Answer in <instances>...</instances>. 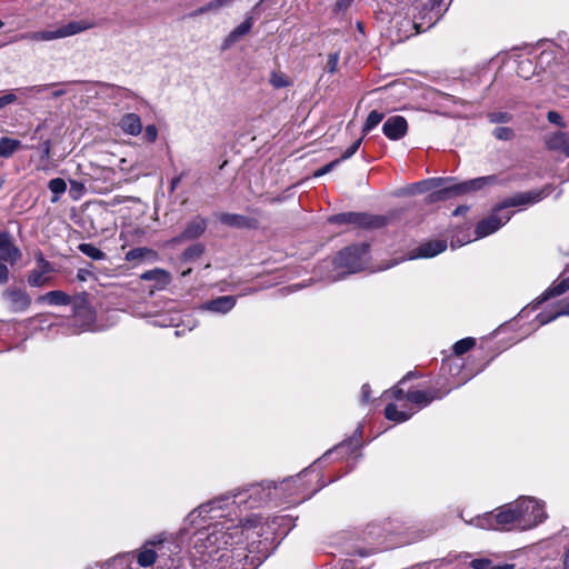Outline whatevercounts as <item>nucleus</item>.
I'll list each match as a JSON object with an SVG mask.
<instances>
[{
	"mask_svg": "<svg viewBox=\"0 0 569 569\" xmlns=\"http://www.w3.org/2000/svg\"><path fill=\"white\" fill-rule=\"evenodd\" d=\"M516 501L500 508L496 515V521L503 527L509 526L519 529V518Z\"/></svg>",
	"mask_w": 569,
	"mask_h": 569,
	"instance_id": "15",
	"label": "nucleus"
},
{
	"mask_svg": "<svg viewBox=\"0 0 569 569\" xmlns=\"http://www.w3.org/2000/svg\"><path fill=\"white\" fill-rule=\"evenodd\" d=\"M338 62H339V53L338 52L330 53L327 59L326 70L329 73H335L338 69Z\"/></svg>",
	"mask_w": 569,
	"mask_h": 569,
	"instance_id": "41",
	"label": "nucleus"
},
{
	"mask_svg": "<svg viewBox=\"0 0 569 569\" xmlns=\"http://www.w3.org/2000/svg\"><path fill=\"white\" fill-rule=\"evenodd\" d=\"M569 290V278L562 279L558 283H553L549 289H547L542 295V301H546L550 298L558 297L566 291Z\"/></svg>",
	"mask_w": 569,
	"mask_h": 569,
	"instance_id": "25",
	"label": "nucleus"
},
{
	"mask_svg": "<svg viewBox=\"0 0 569 569\" xmlns=\"http://www.w3.org/2000/svg\"><path fill=\"white\" fill-rule=\"evenodd\" d=\"M446 249L447 242L445 240H432L419 246L410 258H432Z\"/></svg>",
	"mask_w": 569,
	"mask_h": 569,
	"instance_id": "16",
	"label": "nucleus"
},
{
	"mask_svg": "<svg viewBox=\"0 0 569 569\" xmlns=\"http://www.w3.org/2000/svg\"><path fill=\"white\" fill-rule=\"evenodd\" d=\"M532 69V61L530 59H522L518 61L517 73L519 77L529 79Z\"/></svg>",
	"mask_w": 569,
	"mask_h": 569,
	"instance_id": "34",
	"label": "nucleus"
},
{
	"mask_svg": "<svg viewBox=\"0 0 569 569\" xmlns=\"http://www.w3.org/2000/svg\"><path fill=\"white\" fill-rule=\"evenodd\" d=\"M38 303H48L52 306H68L71 302L69 295L61 290H53L37 298Z\"/></svg>",
	"mask_w": 569,
	"mask_h": 569,
	"instance_id": "21",
	"label": "nucleus"
},
{
	"mask_svg": "<svg viewBox=\"0 0 569 569\" xmlns=\"http://www.w3.org/2000/svg\"><path fill=\"white\" fill-rule=\"evenodd\" d=\"M413 377H415V373L410 371V372H408V373L402 378V380H401L400 382H405L406 380H409V379H411V378H413Z\"/></svg>",
	"mask_w": 569,
	"mask_h": 569,
	"instance_id": "61",
	"label": "nucleus"
},
{
	"mask_svg": "<svg viewBox=\"0 0 569 569\" xmlns=\"http://www.w3.org/2000/svg\"><path fill=\"white\" fill-rule=\"evenodd\" d=\"M64 93H66V91H64V90H57V91H53V92H52V97H53V98H58V97L63 96Z\"/></svg>",
	"mask_w": 569,
	"mask_h": 569,
	"instance_id": "60",
	"label": "nucleus"
},
{
	"mask_svg": "<svg viewBox=\"0 0 569 569\" xmlns=\"http://www.w3.org/2000/svg\"><path fill=\"white\" fill-rule=\"evenodd\" d=\"M118 127L129 136H139L142 132V122L137 113H126L119 121Z\"/></svg>",
	"mask_w": 569,
	"mask_h": 569,
	"instance_id": "18",
	"label": "nucleus"
},
{
	"mask_svg": "<svg viewBox=\"0 0 569 569\" xmlns=\"http://www.w3.org/2000/svg\"><path fill=\"white\" fill-rule=\"evenodd\" d=\"M236 306V298L232 296H222L204 305L209 311L227 313Z\"/></svg>",
	"mask_w": 569,
	"mask_h": 569,
	"instance_id": "20",
	"label": "nucleus"
},
{
	"mask_svg": "<svg viewBox=\"0 0 569 569\" xmlns=\"http://www.w3.org/2000/svg\"><path fill=\"white\" fill-rule=\"evenodd\" d=\"M84 191V186L78 181H71L70 193L73 199H78Z\"/></svg>",
	"mask_w": 569,
	"mask_h": 569,
	"instance_id": "43",
	"label": "nucleus"
},
{
	"mask_svg": "<svg viewBox=\"0 0 569 569\" xmlns=\"http://www.w3.org/2000/svg\"><path fill=\"white\" fill-rule=\"evenodd\" d=\"M475 345L476 340L473 338L461 339L453 345V352L457 356H461L469 351Z\"/></svg>",
	"mask_w": 569,
	"mask_h": 569,
	"instance_id": "33",
	"label": "nucleus"
},
{
	"mask_svg": "<svg viewBox=\"0 0 569 569\" xmlns=\"http://www.w3.org/2000/svg\"><path fill=\"white\" fill-rule=\"evenodd\" d=\"M467 210H468V207L459 206L458 208L455 209L453 214L459 216V214H462L463 212H466Z\"/></svg>",
	"mask_w": 569,
	"mask_h": 569,
	"instance_id": "58",
	"label": "nucleus"
},
{
	"mask_svg": "<svg viewBox=\"0 0 569 569\" xmlns=\"http://www.w3.org/2000/svg\"><path fill=\"white\" fill-rule=\"evenodd\" d=\"M330 223L336 224H355L362 228H380L386 224V218L380 216H370L359 212H343L331 216Z\"/></svg>",
	"mask_w": 569,
	"mask_h": 569,
	"instance_id": "5",
	"label": "nucleus"
},
{
	"mask_svg": "<svg viewBox=\"0 0 569 569\" xmlns=\"http://www.w3.org/2000/svg\"><path fill=\"white\" fill-rule=\"evenodd\" d=\"M473 569H490L491 561L489 559H475L471 561Z\"/></svg>",
	"mask_w": 569,
	"mask_h": 569,
	"instance_id": "48",
	"label": "nucleus"
},
{
	"mask_svg": "<svg viewBox=\"0 0 569 569\" xmlns=\"http://www.w3.org/2000/svg\"><path fill=\"white\" fill-rule=\"evenodd\" d=\"M209 557L212 558V561L217 560L219 562H223L221 566H219V565L216 566L218 569H226V565L232 558L231 551L228 549H224L221 551L219 549H216L213 551H210Z\"/></svg>",
	"mask_w": 569,
	"mask_h": 569,
	"instance_id": "31",
	"label": "nucleus"
},
{
	"mask_svg": "<svg viewBox=\"0 0 569 569\" xmlns=\"http://www.w3.org/2000/svg\"><path fill=\"white\" fill-rule=\"evenodd\" d=\"M162 540L158 541H148L138 553V563L141 567H149L156 561V551L150 548V546H154L156 543H161Z\"/></svg>",
	"mask_w": 569,
	"mask_h": 569,
	"instance_id": "22",
	"label": "nucleus"
},
{
	"mask_svg": "<svg viewBox=\"0 0 569 569\" xmlns=\"http://www.w3.org/2000/svg\"><path fill=\"white\" fill-rule=\"evenodd\" d=\"M383 117H385V114L382 112H379L377 110H372L368 114L367 120H366V122L363 124V128H362L363 134L368 133L376 126H378L382 121Z\"/></svg>",
	"mask_w": 569,
	"mask_h": 569,
	"instance_id": "30",
	"label": "nucleus"
},
{
	"mask_svg": "<svg viewBox=\"0 0 569 569\" xmlns=\"http://www.w3.org/2000/svg\"><path fill=\"white\" fill-rule=\"evenodd\" d=\"M3 297L9 301L10 308L14 312L24 311L31 305L30 296L22 289L8 288L3 291Z\"/></svg>",
	"mask_w": 569,
	"mask_h": 569,
	"instance_id": "10",
	"label": "nucleus"
},
{
	"mask_svg": "<svg viewBox=\"0 0 569 569\" xmlns=\"http://www.w3.org/2000/svg\"><path fill=\"white\" fill-rule=\"evenodd\" d=\"M53 271L52 264L44 259L42 253L37 256V268L30 271L28 276V283L31 287H42L49 281L48 273Z\"/></svg>",
	"mask_w": 569,
	"mask_h": 569,
	"instance_id": "7",
	"label": "nucleus"
},
{
	"mask_svg": "<svg viewBox=\"0 0 569 569\" xmlns=\"http://www.w3.org/2000/svg\"><path fill=\"white\" fill-rule=\"evenodd\" d=\"M382 131L390 140H399L408 131L407 120L402 116H392L383 123Z\"/></svg>",
	"mask_w": 569,
	"mask_h": 569,
	"instance_id": "11",
	"label": "nucleus"
},
{
	"mask_svg": "<svg viewBox=\"0 0 569 569\" xmlns=\"http://www.w3.org/2000/svg\"><path fill=\"white\" fill-rule=\"evenodd\" d=\"M48 188L52 192L51 202L56 203L59 201L60 196L66 192L67 183L61 178H54L49 181Z\"/></svg>",
	"mask_w": 569,
	"mask_h": 569,
	"instance_id": "27",
	"label": "nucleus"
},
{
	"mask_svg": "<svg viewBox=\"0 0 569 569\" xmlns=\"http://www.w3.org/2000/svg\"><path fill=\"white\" fill-rule=\"evenodd\" d=\"M22 257L20 249L13 243L12 237L7 231L0 232V260L14 264Z\"/></svg>",
	"mask_w": 569,
	"mask_h": 569,
	"instance_id": "8",
	"label": "nucleus"
},
{
	"mask_svg": "<svg viewBox=\"0 0 569 569\" xmlns=\"http://www.w3.org/2000/svg\"><path fill=\"white\" fill-rule=\"evenodd\" d=\"M9 280V269L0 261V284L6 283Z\"/></svg>",
	"mask_w": 569,
	"mask_h": 569,
	"instance_id": "50",
	"label": "nucleus"
},
{
	"mask_svg": "<svg viewBox=\"0 0 569 569\" xmlns=\"http://www.w3.org/2000/svg\"><path fill=\"white\" fill-rule=\"evenodd\" d=\"M392 396L396 398V399H402V397H406V395L403 393V390L400 389V388H395L392 391Z\"/></svg>",
	"mask_w": 569,
	"mask_h": 569,
	"instance_id": "56",
	"label": "nucleus"
},
{
	"mask_svg": "<svg viewBox=\"0 0 569 569\" xmlns=\"http://www.w3.org/2000/svg\"><path fill=\"white\" fill-rule=\"evenodd\" d=\"M50 150H51V144H50V141L47 140L42 143V151H43L42 157L48 158L50 156Z\"/></svg>",
	"mask_w": 569,
	"mask_h": 569,
	"instance_id": "55",
	"label": "nucleus"
},
{
	"mask_svg": "<svg viewBox=\"0 0 569 569\" xmlns=\"http://www.w3.org/2000/svg\"><path fill=\"white\" fill-rule=\"evenodd\" d=\"M140 278L146 281L156 280L163 284H167L170 281V273L163 269L156 268V269L148 270V271L143 272L140 276Z\"/></svg>",
	"mask_w": 569,
	"mask_h": 569,
	"instance_id": "26",
	"label": "nucleus"
},
{
	"mask_svg": "<svg viewBox=\"0 0 569 569\" xmlns=\"http://www.w3.org/2000/svg\"><path fill=\"white\" fill-rule=\"evenodd\" d=\"M144 133L148 141L154 142L158 137V129L154 124H149L146 127Z\"/></svg>",
	"mask_w": 569,
	"mask_h": 569,
	"instance_id": "47",
	"label": "nucleus"
},
{
	"mask_svg": "<svg viewBox=\"0 0 569 569\" xmlns=\"http://www.w3.org/2000/svg\"><path fill=\"white\" fill-rule=\"evenodd\" d=\"M492 134L498 140H511L515 137V132L508 127H497L493 129Z\"/></svg>",
	"mask_w": 569,
	"mask_h": 569,
	"instance_id": "37",
	"label": "nucleus"
},
{
	"mask_svg": "<svg viewBox=\"0 0 569 569\" xmlns=\"http://www.w3.org/2000/svg\"><path fill=\"white\" fill-rule=\"evenodd\" d=\"M270 83L277 88H286L290 86V80L281 72H272L270 77Z\"/></svg>",
	"mask_w": 569,
	"mask_h": 569,
	"instance_id": "36",
	"label": "nucleus"
},
{
	"mask_svg": "<svg viewBox=\"0 0 569 569\" xmlns=\"http://www.w3.org/2000/svg\"><path fill=\"white\" fill-rule=\"evenodd\" d=\"M204 251V248L201 243H194L188 247L183 252V258L186 260H193L199 258Z\"/></svg>",
	"mask_w": 569,
	"mask_h": 569,
	"instance_id": "35",
	"label": "nucleus"
},
{
	"mask_svg": "<svg viewBox=\"0 0 569 569\" xmlns=\"http://www.w3.org/2000/svg\"><path fill=\"white\" fill-rule=\"evenodd\" d=\"M21 147V142L19 140L10 139L3 137L0 139V157L9 158L11 157L19 148Z\"/></svg>",
	"mask_w": 569,
	"mask_h": 569,
	"instance_id": "24",
	"label": "nucleus"
},
{
	"mask_svg": "<svg viewBox=\"0 0 569 569\" xmlns=\"http://www.w3.org/2000/svg\"><path fill=\"white\" fill-rule=\"evenodd\" d=\"M563 569H569V547L566 549L563 555Z\"/></svg>",
	"mask_w": 569,
	"mask_h": 569,
	"instance_id": "57",
	"label": "nucleus"
},
{
	"mask_svg": "<svg viewBox=\"0 0 569 569\" xmlns=\"http://www.w3.org/2000/svg\"><path fill=\"white\" fill-rule=\"evenodd\" d=\"M509 213L498 214L497 212L489 216L487 219L480 221L476 227V234L478 238L486 237L497 231L501 226L507 223L510 219Z\"/></svg>",
	"mask_w": 569,
	"mask_h": 569,
	"instance_id": "9",
	"label": "nucleus"
},
{
	"mask_svg": "<svg viewBox=\"0 0 569 569\" xmlns=\"http://www.w3.org/2000/svg\"><path fill=\"white\" fill-rule=\"evenodd\" d=\"M340 163V159H336L329 163H327L326 166L319 168L316 172H315V177H321L323 174H327L328 172H330L333 168H336L338 164Z\"/></svg>",
	"mask_w": 569,
	"mask_h": 569,
	"instance_id": "45",
	"label": "nucleus"
},
{
	"mask_svg": "<svg viewBox=\"0 0 569 569\" xmlns=\"http://www.w3.org/2000/svg\"><path fill=\"white\" fill-rule=\"evenodd\" d=\"M17 101V96L13 92H8L0 97V109Z\"/></svg>",
	"mask_w": 569,
	"mask_h": 569,
	"instance_id": "46",
	"label": "nucleus"
},
{
	"mask_svg": "<svg viewBox=\"0 0 569 569\" xmlns=\"http://www.w3.org/2000/svg\"><path fill=\"white\" fill-rule=\"evenodd\" d=\"M217 536H218V533H212V535H209V536L207 537V539H208L210 542H212V540L217 541V540H218V537H217Z\"/></svg>",
	"mask_w": 569,
	"mask_h": 569,
	"instance_id": "63",
	"label": "nucleus"
},
{
	"mask_svg": "<svg viewBox=\"0 0 569 569\" xmlns=\"http://www.w3.org/2000/svg\"><path fill=\"white\" fill-rule=\"evenodd\" d=\"M91 277H93V273L87 268H80L77 272V279L82 282L87 281Z\"/></svg>",
	"mask_w": 569,
	"mask_h": 569,
	"instance_id": "49",
	"label": "nucleus"
},
{
	"mask_svg": "<svg viewBox=\"0 0 569 569\" xmlns=\"http://www.w3.org/2000/svg\"><path fill=\"white\" fill-rule=\"evenodd\" d=\"M547 119L549 122L553 123V124H557L561 128H565L566 127V122L562 120V117L560 113H558L557 111H549L547 113Z\"/></svg>",
	"mask_w": 569,
	"mask_h": 569,
	"instance_id": "44",
	"label": "nucleus"
},
{
	"mask_svg": "<svg viewBox=\"0 0 569 569\" xmlns=\"http://www.w3.org/2000/svg\"><path fill=\"white\" fill-rule=\"evenodd\" d=\"M369 246L367 243L353 244L341 250L333 260L338 269H346L355 273L363 269Z\"/></svg>",
	"mask_w": 569,
	"mask_h": 569,
	"instance_id": "3",
	"label": "nucleus"
},
{
	"mask_svg": "<svg viewBox=\"0 0 569 569\" xmlns=\"http://www.w3.org/2000/svg\"><path fill=\"white\" fill-rule=\"evenodd\" d=\"M447 393L448 390L441 391L439 389L429 391L416 390L407 392L406 399L423 408L430 405L435 399H441Z\"/></svg>",
	"mask_w": 569,
	"mask_h": 569,
	"instance_id": "14",
	"label": "nucleus"
},
{
	"mask_svg": "<svg viewBox=\"0 0 569 569\" xmlns=\"http://www.w3.org/2000/svg\"><path fill=\"white\" fill-rule=\"evenodd\" d=\"M385 416L389 420H392V421H396V422H405V421H407L411 417V413H407L405 411H400V410H398L396 405L389 403L385 408Z\"/></svg>",
	"mask_w": 569,
	"mask_h": 569,
	"instance_id": "28",
	"label": "nucleus"
},
{
	"mask_svg": "<svg viewBox=\"0 0 569 569\" xmlns=\"http://www.w3.org/2000/svg\"><path fill=\"white\" fill-rule=\"evenodd\" d=\"M253 20L251 17H248L242 23H240L237 28H234L224 39L222 48L228 49L233 43L240 40L243 36H246L252 28Z\"/></svg>",
	"mask_w": 569,
	"mask_h": 569,
	"instance_id": "19",
	"label": "nucleus"
},
{
	"mask_svg": "<svg viewBox=\"0 0 569 569\" xmlns=\"http://www.w3.org/2000/svg\"><path fill=\"white\" fill-rule=\"evenodd\" d=\"M370 399V387L369 385H363L361 388V400L367 403Z\"/></svg>",
	"mask_w": 569,
	"mask_h": 569,
	"instance_id": "52",
	"label": "nucleus"
},
{
	"mask_svg": "<svg viewBox=\"0 0 569 569\" xmlns=\"http://www.w3.org/2000/svg\"><path fill=\"white\" fill-rule=\"evenodd\" d=\"M560 316H569V297L561 300L559 303H558V310L557 312L551 316L550 318H548L547 320H543L541 321L542 323H546L548 321H551L553 319H556L557 317H560Z\"/></svg>",
	"mask_w": 569,
	"mask_h": 569,
	"instance_id": "38",
	"label": "nucleus"
},
{
	"mask_svg": "<svg viewBox=\"0 0 569 569\" xmlns=\"http://www.w3.org/2000/svg\"><path fill=\"white\" fill-rule=\"evenodd\" d=\"M488 119L492 123H505L511 120V114L508 112H491L488 114Z\"/></svg>",
	"mask_w": 569,
	"mask_h": 569,
	"instance_id": "40",
	"label": "nucleus"
},
{
	"mask_svg": "<svg viewBox=\"0 0 569 569\" xmlns=\"http://www.w3.org/2000/svg\"><path fill=\"white\" fill-rule=\"evenodd\" d=\"M219 221L226 226L239 229H257L259 226L257 219L237 213H221Z\"/></svg>",
	"mask_w": 569,
	"mask_h": 569,
	"instance_id": "13",
	"label": "nucleus"
},
{
	"mask_svg": "<svg viewBox=\"0 0 569 569\" xmlns=\"http://www.w3.org/2000/svg\"><path fill=\"white\" fill-rule=\"evenodd\" d=\"M204 13H207V11L204 10V6H202V7L197 8L196 10L191 11L188 14V17L189 18H196V17L202 16Z\"/></svg>",
	"mask_w": 569,
	"mask_h": 569,
	"instance_id": "54",
	"label": "nucleus"
},
{
	"mask_svg": "<svg viewBox=\"0 0 569 569\" xmlns=\"http://www.w3.org/2000/svg\"><path fill=\"white\" fill-rule=\"evenodd\" d=\"M445 182L438 190L428 196L429 201H445L466 193L475 192L498 182L497 176H486L470 179L459 183Z\"/></svg>",
	"mask_w": 569,
	"mask_h": 569,
	"instance_id": "1",
	"label": "nucleus"
},
{
	"mask_svg": "<svg viewBox=\"0 0 569 569\" xmlns=\"http://www.w3.org/2000/svg\"><path fill=\"white\" fill-rule=\"evenodd\" d=\"M515 566L513 565H499V566H491L490 569H513Z\"/></svg>",
	"mask_w": 569,
	"mask_h": 569,
	"instance_id": "59",
	"label": "nucleus"
},
{
	"mask_svg": "<svg viewBox=\"0 0 569 569\" xmlns=\"http://www.w3.org/2000/svg\"><path fill=\"white\" fill-rule=\"evenodd\" d=\"M362 142V137L359 138L358 140H356L345 152L341 156L340 158V162L342 160H346V159H349L351 158L356 152L357 150L359 149L360 144Z\"/></svg>",
	"mask_w": 569,
	"mask_h": 569,
	"instance_id": "42",
	"label": "nucleus"
},
{
	"mask_svg": "<svg viewBox=\"0 0 569 569\" xmlns=\"http://www.w3.org/2000/svg\"><path fill=\"white\" fill-rule=\"evenodd\" d=\"M78 249L80 250V252H82L83 254L93 260L106 259V253L96 246H93L92 243H80L78 246Z\"/></svg>",
	"mask_w": 569,
	"mask_h": 569,
	"instance_id": "29",
	"label": "nucleus"
},
{
	"mask_svg": "<svg viewBox=\"0 0 569 569\" xmlns=\"http://www.w3.org/2000/svg\"><path fill=\"white\" fill-rule=\"evenodd\" d=\"M179 182H180V178H174L171 181V189L173 190L178 186Z\"/></svg>",
	"mask_w": 569,
	"mask_h": 569,
	"instance_id": "62",
	"label": "nucleus"
},
{
	"mask_svg": "<svg viewBox=\"0 0 569 569\" xmlns=\"http://www.w3.org/2000/svg\"><path fill=\"white\" fill-rule=\"evenodd\" d=\"M451 180L452 178H432L420 181L412 186V193H423L432 189H439L445 182Z\"/></svg>",
	"mask_w": 569,
	"mask_h": 569,
	"instance_id": "23",
	"label": "nucleus"
},
{
	"mask_svg": "<svg viewBox=\"0 0 569 569\" xmlns=\"http://www.w3.org/2000/svg\"><path fill=\"white\" fill-rule=\"evenodd\" d=\"M550 191H551L550 186H546L542 189L516 193L515 196L503 200L497 207V211H500L502 209H507L510 207H521V206H529V204L538 203L543 198H546L550 193Z\"/></svg>",
	"mask_w": 569,
	"mask_h": 569,
	"instance_id": "6",
	"label": "nucleus"
},
{
	"mask_svg": "<svg viewBox=\"0 0 569 569\" xmlns=\"http://www.w3.org/2000/svg\"><path fill=\"white\" fill-rule=\"evenodd\" d=\"M207 229V220L202 217H194L188 222L184 230L177 238L174 242H181L184 240H193L199 238Z\"/></svg>",
	"mask_w": 569,
	"mask_h": 569,
	"instance_id": "12",
	"label": "nucleus"
},
{
	"mask_svg": "<svg viewBox=\"0 0 569 569\" xmlns=\"http://www.w3.org/2000/svg\"><path fill=\"white\" fill-rule=\"evenodd\" d=\"M93 24L89 23L84 20L81 21H71L64 26L58 27L53 30H43L29 32L21 36V39H27L31 41H50L54 39L66 38L70 36H74L82 31H86L92 28Z\"/></svg>",
	"mask_w": 569,
	"mask_h": 569,
	"instance_id": "4",
	"label": "nucleus"
},
{
	"mask_svg": "<svg viewBox=\"0 0 569 569\" xmlns=\"http://www.w3.org/2000/svg\"><path fill=\"white\" fill-rule=\"evenodd\" d=\"M519 518V529L528 530L541 523L547 515L543 502L532 497H521L516 500Z\"/></svg>",
	"mask_w": 569,
	"mask_h": 569,
	"instance_id": "2",
	"label": "nucleus"
},
{
	"mask_svg": "<svg viewBox=\"0 0 569 569\" xmlns=\"http://www.w3.org/2000/svg\"><path fill=\"white\" fill-rule=\"evenodd\" d=\"M51 86L52 84L33 86V87H29L27 90L30 93L38 94V93L46 91Z\"/></svg>",
	"mask_w": 569,
	"mask_h": 569,
	"instance_id": "51",
	"label": "nucleus"
},
{
	"mask_svg": "<svg viewBox=\"0 0 569 569\" xmlns=\"http://www.w3.org/2000/svg\"><path fill=\"white\" fill-rule=\"evenodd\" d=\"M234 0H212L204 4V10L208 12L218 11L222 7L231 4Z\"/></svg>",
	"mask_w": 569,
	"mask_h": 569,
	"instance_id": "39",
	"label": "nucleus"
},
{
	"mask_svg": "<svg viewBox=\"0 0 569 569\" xmlns=\"http://www.w3.org/2000/svg\"><path fill=\"white\" fill-rule=\"evenodd\" d=\"M148 256H156V252L151 249L140 247V248H134V249L129 250L126 253V260L134 261L138 259H143Z\"/></svg>",
	"mask_w": 569,
	"mask_h": 569,
	"instance_id": "32",
	"label": "nucleus"
},
{
	"mask_svg": "<svg viewBox=\"0 0 569 569\" xmlns=\"http://www.w3.org/2000/svg\"><path fill=\"white\" fill-rule=\"evenodd\" d=\"M546 146L551 151H557L569 157V134L563 131L553 132L546 137Z\"/></svg>",
	"mask_w": 569,
	"mask_h": 569,
	"instance_id": "17",
	"label": "nucleus"
},
{
	"mask_svg": "<svg viewBox=\"0 0 569 569\" xmlns=\"http://www.w3.org/2000/svg\"><path fill=\"white\" fill-rule=\"evenodd\" d=\"M4 26L3 21L0 19V29Z\"/></svg>",
	"mask_w": 569,
	"mask_h": 569,
	"instance_id": "64",
	"label": "nucleus"
},
{
	"mask_svg": "<svg viewBox=\"0 0 569 569\" xmlns=\"http://www.w3.org/2000/svg\"><path fill=\"white\" fill-rule=\"evenodd\" d=\"M352 1L353 0H338L336 7L338 10H346L347 8H349Z\"/></svg>",
	"mask_w": 569,
	"mask_h": 569,
	"instance_id": "53",
	"label": "nucleus"
}]
</instances>
